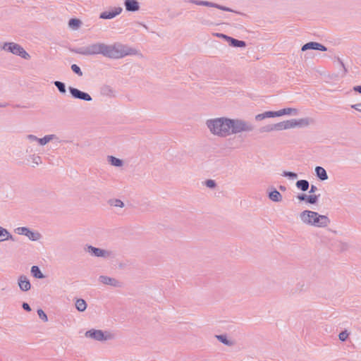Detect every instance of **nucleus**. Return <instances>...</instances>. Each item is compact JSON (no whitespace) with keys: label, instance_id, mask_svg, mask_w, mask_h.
Instances as JSON below:
<instances>
[{"label":"nucleus","instance_id":"f257e3e1","mask_svg":"<svg viewBox=\"0 0 361 361\" xmlns=\"http://www.w3.org/2000/svg\"><path fill=\"white\" fill-rule=\"evenodd\" d=\"M205 126L212 135L221 138L243 133H250L254 130V126L249 121L226 116L208 118L205 121Z\"/></svg>","mask_w":361,"mask_h":361},{"label":"nucleus","instance_id":"f03ea898","mask_svg":"<svg viewBox=\"0 0 361 361\" xmlns=\"http://www.w3.org/2000/svg\"><path fill=\"white\" fill-rule=\"evenodd\" d=\"M298 218L302 224L310 227L324 228L331 224V220L326 215L308 209L300 212Z\"/></svg>","mask_w":361,"mask_h":361},{"label":"nucleus","instance_id":"7ed1b4c3","mask_svg":"<svg viewBox=\"0 0 361 361\" xmlns=\"http://www.w3.org/2000/svg\"><path fill=\"white\" fill-rule=\"evenodd\" d=\"M312 122V120L310 118L290 119L267 126L262 128V132L281 131L295 128H303L308 126Z\"/></svg>","mask_w":361,"mask_h":361},{"label":"nucleus","instance_id":"20e7f679","mask_svg":"<svg viewBox=\"0 0 361 361\" xmlns=\"http://www.w3.org/2000/svg\"><path fill=\"white\" fill-rule=\"evenodd\" d=\"M136 54L137 51L135 49L120 42L111 44H106L105 57L107 58L118 59Z\"/></svg>","mask_w":361,"mask_h":361},{"label":"nucleus","instance_id":"39448f33","mask_svg":"<svg viewBox=\"0 0 361 361\" xmlns=\"http://www.w3.org/2000/svg\"><path fill=\"white\" fill-rule=\"evenodd\" d=\"M85 337L94 341L105 343L115 339L116 334L109 330L90 329L85 331Z\"/></svg>","mask_w":361,"mask_h":361},{"label":"nucleus","instance_id":"423d86ee","mask_svg":"<svg viewBox=\"0 0 361 361\" xmlns=\"http://www.w3.org/2000/svg\"><path fill=\"white\" fill-rule=\"evenodd\" d=\"M0 49L8 53H11L24 59H30V54L20 44L15 42H3L0 44Z\"/></svg>","mask_w":361,"mask_h":361},{"label":"nucleus","instance_id":"0eeeda50","mask_svg":"<svg viewBox=\"0 0 361 361\" xmlns=\"http://www.w3.org/2000/svg\"><path fill=\"white\" fill-rule=\"evenodd\" d=\"M106 44L94 42L78 49V53L85 56L102 54L105 56Z\"/></svg>","mask_w":361,"mask_h":361},{"label":"nucleus","instance_id":"6e6552de","mask_svg":"<svg viewBox=\"0 0 361 361\" xmlns=\"http://www.w3.org/2000/svg\"><path fill=\"white\" fill-rule=\"evenodd\" d=\"M14 231L18 235L27 237L31 241H39L42 238L39 232L25 226L18 227L15 228Z\"/></svg>","mask_w":361,"mask_h":361},{"label":"nucleus","instance_id":"1a4fd4ad","mask_svg":"<svg viewBox=\"0 0 361 361\" xmlns=\"http://www.w3.org/2000/svg\"><path fill=\"white\" fill-rule=\"evenodd\" d=\"M85 250L92 256L104 259L110 258L112 255V252L110 250L95 247L92 245H87Z\"/></svg>","mask_w":361,"mask_h":361},{"label":"nucleus","instance_id":"9d476101","mask_svg":"<svg viewBox=\"0 0 361 361\" xmlns=\"http://www.w3.org/2000/svg\"><path fill=\"white\" fill-rule=\"evenodd\" d=\"M123 11L121 6L109 7L106 11L102 12L99 14V18L110 20L120 15Z\"/></svg>","mask_w":361,"mask_h":361},{"label":"nucleus","instance_id":"9b49d317","mask_svg":"<svg viewBox=\"0 0 361 361\" xmlns=\"http://www.w3.org/2000/svg\"><path fill=\"white\" fill-rule=\"evenodd\" d=\"M189 3L195 4L197 6H203L207 7L216 8L222 11L233 12V11L230 8L211 2L207 1H202V0H190Z\"/></svg>","mask_w":361,"mask_h":361},{"label":"nucleus","instance_id":"f8f14e48","mask_svg":"<svg viewBox=\"0 0 361 361\" xmlns=\"http://www.w3.org/2000/svg\"><path fill=\"white\" fill-rule=\"evenodd\" d=\"M98 281L99 283L104 285L110 286L114 288H120L122 286V283L121 281H119L118 280L114 277H110L105 275L99 276L98 278Z\"/></svg>","mask_w":361,"mask_h":361},{"label":"nucleus","instance_id":"ddd939ff","mask_svg":"<svg viewBox=\"0 0 361 361\" xmlns=\"http://www.w3.org/2000/svg\"><path fill=\"white\" fill-rule=\"evenodd\" d=\"M68 90L71 95L75 99H79L87 102H90L92 99L89 94L82 92L77 88L69 87Z\"/></svg>","mask_w":361,"mask_h":361},{"label":"nucleus","instance_id":"4468645a","mask_svg":"<svg viewBox=\"0 0 361 361\" xmlns=\"http://www.w3.org/2000/svg\"><path fill=\"white\" fill-rule=\"evenodd\" d=\"M18 286L20 290L23 292H27L31 289L30 280L25 275H20L18 278Z\"/></svg>","mask_w":361,"mask_h":361},{"label":"nucleus","instance_id":"2eb2a0df","mask_svg":"<svg viewBox=\"0 0 361 361\" xmlns=\"http://www.w3.org/2000/svg\"><path fill=\"white\" fill-rule=\"evenodd\" d=\"M309 49L313 50H319V51H326V47L322 45V44L316 42H310L302 47V51H305Z\"/></svg>","mask_w":361,"mask_h":361},{"label":"nucleus","instance_id":"dca6fc26","mask_svg":"<svg viewBox=\"0 0 361 361\" xmlns=\"http://www.w3.org/2000/svg\"><path fill=\"white\" fill-rule=\"evenodd\" d=\"M124 6L128 12H136L140 10V3L137 0H125Z\"/></svg>","mask_w":361,"mask_h":361},{"label":"nucleus","instance_id":"f3484780","mask_svg":"<svg viewBox=\"0 0 361 361\" xmlns=\"http://www.w3.org/2000/svg\"><path fill=\"white\" fill-rule=\"evenodd\" d=\"M274 112L276 117H281L284 115L298 116L299 114V110L295 108H285Z\"/></svg>","mask_w":361,"mask_h":361},{"label":"nucleus","instance_id":"a211bd4d","mask_svg":"<svg viewBox=\"0 0 361 361\" xmlns=\"http://www.w3.org/2000/svg\"><path fill=\"white\" fill-rule=\"evenodd\" d=\"M12 240L15 241V237L5 228L0 226V243Z\"/></svg>","mask_w":361,"mask_h":361},{"label":"nucleus","instance_id":"6ab92c4d","mask_svg":"<svg viewBox=\"0 0 361 361\" xmlns=\"http://www.w3.org/2000/svg\"><path fill=\"white\" fill-rule=\"evenodd\" d=\"M56 139H57V137L54 134L46 135L43 137L39 138L38 145L43 147Z\"/></svg>","mask_w":361,"mask_h":361},{"label":"nucleus","instance_id":"aec40b11","mask_svg":"<svg viewBox=\"0 0 361 361\" xmlns=\"http://www.w3.org/2000/svg\"><path fill=\"white\" fill-rule=\"evenodd\" d=\"M274 117H276L274 111H264V112H263L262 114H257L255 116V119L256 121H260L264 120L265 118H274Z\"/></svg>","mask_w":361,"mask_h":361},{"label":"nucleus","instance_id":"412c9836","mask_svg":"<svg viewBox=\"0 0 361 361\" xmlns=\"http://www.w3.org/2000/svg\"><path fill=\"white\" fill-rule=\"evenodd\" d=\"M269 198L274 202H280L283 200L282 195L276 189L269 192Z\"/></svg>","mask_w":361,"mask_h":361},{"label":"nucleus","instance_id":"4be33fe9","mask_svg":"<svg viewBox=\"0 0 361 361\" xmlns=\"http://www.w3.org/2000/svg\"><path fill=\"white\" fill-rule=\"evenodd\" d=\"M227 42L229 44V45L233 47L245 48L246 47L245 42L234 39L231 37H228Z\"/></svg>","mask_w":361,"mask_h":361},{"label":"nucleus","instance_id":"5701e85b","mask_svg":"<svg viewBox=\"0 0 361 361\" xmlns=\"http://www.w3.org/2000/svg\"><path fill=\"white\" fill-rule=\"evenodd\" d=\"M315 173L319 179L326 180L328 179V175L326 170L322 166H316Z\"/></svg>","mask_w":361,"mask_h":361},{"label":"nucleus","instance_id":"b1692460","mask_svg":"<svg viewBox=\"0 0 361 361\" xmlns=\"http://www.w3.org/2000/svg\"><path fill=\"white\" fill-rule=\"evenodd\" d=\"M75 307L78 312H85L87 309V305L85 300L79 298L76 299Z\"/></svg>","mask_w":361,"mask_h":361},{"label":"nucleus","instance_id":"393cba45","mask_svg":"<svg viewBox=\"0 0 361 361\" xmlns=\"http://www.w3.org/2000/svg\"><path fill=\"white\" fill-rule=\"evenodd\" d=\"M82 24V21L78 18H71L68 21V27L73 30H78Z\"/></svg>","mask_w":361,"mask_h":361},{"label":"nucleus","instance_id":"a878e982","mask_svg":"<svg viewBox=\"0 0 361 361\" xmlns=\"http://www.w3.org/2000/svg\"><path fill=\"white\" fill-rule=\"evenodd\" d=\"M107 161L111 165L114 166L121 167L123 165V161L122 159L116 158L114 156H108Z\"/></svg>","mask_w":361,"mask_h":361},{"label":"nucleus","instance_id":"bb28decb","mask_svg":"<svg viewBox=\"0 0 361 361\" xmlns=\"http://www.w3.org/2000/svg\"><path fill=\"white\" fill-rule=\"evenodd\" d=\"M30 272L32 275L36 279H42L44 278V274L42 273L41 270L37 266H32L31 267Z\"/></svg>","mask_w":361,"mask_h":361},{"label":"nucleus","instance_id":"cd10ccee","mask_svg":"<svg viewBox=\"0 0 361 361\" xmlns=\"http://www.w3.org/2000/svg\"><path fill=\"white\" fill-rule=\"evenodd\" d=\"M296 187L302 191H307L309 188V182L306 180H300L296 182Z\"/></svg>","mask_w":361,"mask_h":361},{"label":"nucleus","instance_id":"c85d7f7f","mask_svg":"<svg viewBox=\"0 0 361 361\" xmlns=\"http://www.w3.org/2000/svg\"><path fill=\"white\" fill-rule=\"evenodd\" d=\"M216 338L218 339V341L226 345L230 346L233 344L232 341H229L226 335H216Z\"/></svg>","mask_w":361,"mask_h":361},{"label":"nucleus","instance_id":"c756f323","mask_svg":"<svg viewBox=\"0 0 361 361\" xmlns=\"http://www.w3.org/2000/svg\"><path fill=\"white\" fill-rule=\"evenodd\" d=\"M110 205L115 207H120L123 208L124 207V203L122 200L119 199H114L111 200L110 202Z\"/></svg>","mask_w":361,"mask_h":361},{"label":"nucleus","instance_id":"7c9ffc66","mask_svg":"<svg viewBox=\"0 0 361 361\" xmlns=\"http://www.w3.org/2000/svg\"><path fill=\"white\" fill-rule=\"evenodd\" d=\"M54 85L61 93H66V90L64 83L60 81H55Z\"/></svg>","mask_w":361,"mask_h":361},{"label":"nucleus","instance_id":"2f4dec72","mask_svg":"<svg viewBox=\"0 0 361 361\" xmlns=\"http://www.w3.org/2000/svg\"><path fill=\"white\" fill-rule=\"evenodd\" d=\"M30 159L32 161V163L35 165H39L42 164V159L39 156L33 154L30 157Z\"/></svg>","mask_w":361,"mask_h":361},{"label":"nucleus","instance_id":"473e14b6","mask_svg":"<svg viewBox=\"0 0 361 361\" xmlns=\"http://www.w3.org/2000/svg\"><path fill=\"white\" fill-rule=\"evenodd\" d=\"M283 176L288 177L289 179L295 180L298 178V175L293 172L284 171L282 174Z\"/></svg>","mask_w":361,"mask_h":361},{"label":"nucleus","instance_id":"72a5a7b5","mask_svg":"<svg viewBox=\"0 0 361 361\" xmlns=\"http://www.w3.org/2000/svg\"><path fill=\"white\" fill-rule=\"evenodd\" d=\"M37 314L39 317L44 322H47L48 321L47 315L42 309H39L37 310Z\"/></svg>","mask_w":361,"mask_h":361},{"label":"nucleus","instance_id":"f704fd0d","mask_svg":"<svg viewBox=\"0 0 361 361\" xmlns=\"http://www.w3.org/2000/svg\"><path fill=\"white\" fill-rule=\"evenodd\" d=\"M318 201V197L315 195H311L307 196V202L310 204H316Z\"/></svg>","mask_w":361,"mask_h":361},{"label":"nucleus","instance_id":"c9c22d12","mask_svg":"<svg viewBox=\"0 0 361 361\" xmlns=\"http://www.w3.org/2000/svg\"><path fill=\"white\" fill-rule=\"evenodd\" d=\"M71 70L75 73H76L79 76H82V71L80 70V68L76 65V64H73L71 66Z\"/></svg>","mask_w":361,"mask_h":361},{"label":"nucleus","instance_id":"e433bc0d","mask_svg":"<svg viewBox=\"0 0 361 361\" xmlns=\"http://www.w3.org/2000/svg\"><path fill=\"white\" fill-rule=\"evenodd\" d=\"M26 140L31 142H37L38 143V140H39V138L35 136V135L30 134L26 135Z\"/></svg>","mask_w":361,"mask_h":361},{"label":"nucleus","instance_id":"4c0bfd02","mask_svg":"<svg viewBox=\"0 0 361 361\" xmlns=\"http://www.w3.org/2000/svg\"><path fill=\"white\" fill-rule=\"evenodd\" d=\"M338 337L341 341H345L348 337V334L345 331H342L339 334Z\"/></svg>","mask_w":361,"mask_h":361},{"label":"nucleus","instance_id":"58836bf2","mask_svg":"<svg viewBox=\"0 0 361 361\" xmlns=\"http://www.w3.org/2000/svg\"><path fill=\"white\" fill-rule=\"evenodd\" d=\"M205 185L209 188H214L216 186V183L213 180H207L205 181Z\"/></svg>","mask_w":361,"mask_h":361},{"label":"nucleus","instance_id":"ea45409f","mask_svg":"<svg viewBox=\"0 0 361 361\" xmlns=\"http://www.w3.org/2000/svg\"><path fill=\"white\" fill-rule=\"evenodd\" d=\"M307 195L305 194H300L297 196L298 200L300 201H306L307 202Z\"/></svg>","mask_w":361,"mask_h":361},{"label":"nucleus","instance_id":"a19ab883","mask_svg":"<svg viewBox=\"0 0 361 361\" xmlns=\"http://www.w3.org/2000/svg\"><path fill=\"white\" fill-rule=\"evenodd\" d=\"M216 36L219 37V38L224 39L226 42H227V40H228V39L229 37V36H228L226 35H224V34H222V33H216Z\"/></svg>","mask_w":361,"mask_h":361},{"label":"nucleus","instance_id":"79ce46f5","mask_svg":"<svg viewBox=\"0 0 361 361\" xmlns=\"http://www.w3.org/2000/svg\"><path fill=\"white\" fill-rule=\"evenodd\" d=\"M352 108L355 109L357 111L361 112V103L352 105Z\"/></svg>","mask_w":361,"mask_h":361},{"label":"nucleus","instance_id":"37998d69","mask_svg":"<svg viewBox=\"0 0 361 361\" xmlns=\"http://www.w3.org/2000/svg\"><path fill=\"white\" fill-rule=\"evenodd\" d=\"M22 307H23V308L25 310H26L27 312L31 311V308H30V305L27 302H23V305H22Z\"/></svg>","mask_w":361,"mask_h":361},{"label":"nucleus","instance_id":"c03bdc74","mask_svg":"<svg viewBox=\"0 0 361 361\" xmlns=\"http://www.w3.org/2000/svg\"><path fill=\"white\" fill-rule=\"evenodd\" d=\"M353 90L359 93H361V86L357 85L353 87Z\"/></svg>","mask_w":361,"mask_h":361},{"label":"nucleus","instance_id":"a18cd8bd","mask_svg":"<svg viewBox=\"0 0 361 361\" xmlns=\"http://www.w3.org/2000/svg\"><path fill=\"white\" fill-rule=\"evenodd\" d=\"M316 190H317V187H316L315 185H312L311 186V189H310V193H312V192H314Z\"/></svg>","mask_w":361,"mask_h":361},{"label":"nucleus","instance_id":"49530a36","mask_svg":"<svg viewBox=\"0 0 361 361\" xmlns=\"http://www.w3.org/2000/svg\"><path fill=\"white\" fill-rule=\"evenodd\" d=\"M281 190H286V188L284 186H280L279 188Z\"/></svg>","mask_w":361,"mask_h":361},{"label":"nucleus","instance_id":"de8ad7c7","mask_svg":"<svg viewBox=\"0 0 361 361\" xmlns=\"http://www.w3.org/2000/svg\"><path fill=\"white\" fill-rule=\"evenodd\" d=\"M341 66L344 68L345 72H346V70H345V67H344V64L343 63V62H341Z\"/></svg>","mask_w":361,"mask_h":361}]
</instances>
